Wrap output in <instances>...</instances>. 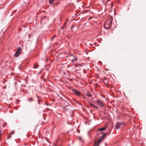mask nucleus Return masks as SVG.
Wrapping results in <instances>:
<instances>
[{
  "mask_svg": "<svg viewBox=\"0 0 146 146\" xmlns=\"http://www.w3.org/2000/svg\"><path fill=\"white\" fill-rule=\"evenodd\" d=\"M112 19L111 17L107 20V21L104 25V27L106 29H109L111 26Z\"/></svg>",
  "mask_w": 146,
  "mask_h": 146,
  "instance_id": "obj_1",
  "label": "nucleus"
},
{
  "mask_svg": "<svg viewBox=\"0 0 146 146\" xmlns=\"http://www.w3.org/2000/svg\"><path fill=\"white\" fill-rule=\"evenodd\" d=\"M107 135V134H104L101 137V138L98 140L97 142H96L94 143V146H98L100 143L101 142L102 139L103 138L105 137Z\"/></svg>",
  "mask_w": 146,
  "mask_h": 146,
  "instance_id": "obj_2",
  "label": "nucleus"
},
{
  "mask_svg": "<svg viewBox=\"0 0 146 146\" xmlns=\"http://www.w3.org/2000/svg\"><path fill=\"white\" fill-rule=\"evenodd\" d=\"M125 126V124L123 123L117 122L116 125V128L118 129L119 128H122Z\"/></svg>",
  "mask_w": 146,
  "mask_h": 146,
  "instance_id": "obj_3",
  "label": "nucleus"
},
{
  "mask_svg": "<svg viewBox=\"0 0 146 146\" xmlns=\"http://www.w3.org/2000/svg\"><path fill=\"white\" fill-rule=\"evenodd\" d=\"M21 50L22 49L21 48H19L18 49L17 51L15 53V55L16 57H17L18 56L20 53L21 51Z\"/></svg>",
  "mask_w": 146,
  "mask_h": 146,
  "instance_id": "obj_4",
  "label": "nucleus"
},
{
  "mask_svg": "<svg viewBox=\"0 0 146 146\" xmlns=\"http://www.w3.org/2000/svg\"><path fill=\"white\" fill-rule=\"evenodd\" d=\"M72 91L74 94L77 96H79L81 95V93L75 89H73Z\"/></svg>",
  "mask_w": 146,
  "mask_h": 146,
  "instance_id": "obj_5",
  "label": "nucleus"
},
{
  "mask_svg": "<svg viewBox=\"0 0 146 146\" xmlns=\"http://www.w3.org/2000/svg\"><path fill=\"white\" fill-rule=\"evenodd\" d=\"M97 103H98L99 105L101 106V107H103V104L102 103V102H101V101L98 100H97Z\"/></svg>",
  "mask_w": 146,
  "mask_h": 146,
  "instance_id": "obj_6",
  "label": "nucleus"
},
{
  "mask_svg": "<svg viewBox=\"0 0 146 146\" xmlns=\"http://www.w3.org/2000/svg\"><path fill=\"white\" fill-rule=\"evenodd\" d=\"M106 129V127H103L100 128L98 129V131H104Z\"/></svg>",
  "mask_w": 146,
  "mask_h": 146,
  "instance_id": "obj_7",
  "label": "nucleus"
},
{
  "mask_svg": "<svg viewBox=\"0 0 146 146\" xmlns=\"http://www.w3.org/2000/svg\"><path fill=\"white\" fill-rule=\"evenodd\" d=\"M87 95L88 97H91L92 96V95L90 93H88L87 94Z\"/></svg>",
  "mask_w": 146,
  "mask_h": 146,
  "instance_id": "obj_8",
  "label": "nucleus"
},
{
  "mask_svg": "<svg viewBox=\"0 0 146 146\" xmlns=\"http://www.w3.org/2000/svg\"><path fill=\"white\" fill-rule=\"evenodd\" d=\"M54 1V0H49V3L50 4H52L53 2Z\"/></svg>",
  "mask_w": 146,
  "mask_h": 146,
  "instance_id": "obj_9",
  "label": "nucleus"
},
{
  "mask_svg": "<svg viewBox=\"0 0 146 146\" xmlns=\"http://www.w3.org/2000/svg\"><path fill=\"white\" fill-rule=\"evenodd\" d=\"M38 66H37L36 64H35L34 65V68H38Z\"/></svg>",
  "mask_w": 146,
  "mask_h": 146,
  "instance_id": "obj_10",
  "label": "nucleus"
},
{
  "mask_svg": "<svg viewBox=\"0 0 146 146\" xmlns=\"http://www.w3.org/2000/svg\"><path fill=\"white\" fill-rule=\"evenodd\" d=\"M28 100L29 101H31L33 100V98H30Z\"/></svg>",
  "mask_w": 146,
  "mask_h": 146,
  "instance_id": "obj_11",
  "label": "nucleus"
},
{
  "mask_svg": "<svg viewBox=\"0 0 146 146\" xmlns=\"http://www.w3.org/2000/svg\"><path fill=\"white\" fill-rule=\"evenodd\" d=\"M77 60V58L76 57H75V58L73 59H72V61L73 62H74V60Z\"/></svg>",
  "mask_w": 146,
  "mask_h": 146,
  "instance_id": "obj_12",
  "label": "nucleus"
},
{
  "mask_svg": "<svg viewBox=\"0 0 146 146\" xmlns=\"http://www.w3.org/2000/svg\"><path fill=\"white\" fill-rule=\"evenodd\" d=\"M89 104L92 106L93 107H94V106L92 104V103H89Z\"/></svg>",
  "mask_w": 146,
  "mask_h": 146,
  "instance_id": "obj_13",
  "label": "nucleus"
},
{
  "mask_svg": "<svg viewBox=\"0 0 146 146\" xmlns=\"http://www.w3.org/2000/svg\"><path fill=\"white\" fill-rule=\"evenodd\" d=\"M6 123H4L3 125V127H4L6 125Z\"/></svg>",
  "mask_w": 146,
  "mask_h": 146,
  "instance_id": "obj_14",
  "label": "nucleus"
},
{
  "mask_svg": "<svg viewBox=\"0 0 146 146\" xmlns=\"http://www.w3.org/2000/svg\"><path fill=\"white\" fill-rule=\"evenodd\" d=\"M55 37V36H53L51 38V40H52Z\"/></svg>",
  "mask_w": 146,
  "mask_h": 146,
  "instance_id": "obj_15",
  "label": "nucleus"
},
{
  "mask_svg": "<svg viewBox=\"0 0 146 146\" xmlns=\"http://www.w3.org/2000/svg\"><path fill=\"white\" fill-rule=\"evenodd\" d=\"M11 137V136H8V139H9V138H10Z\"/></svg>",
  "mask_w": 146,
  "mask_h": 146,
  "instance_id": "obj_16",
  "label": "nucleus"
},
{
  "mask_svg": "<svg viewBox=\"0 0 146 146\" xmlns=\"http://www.w3.org/2000/svg\"><path fill=\"white\" fill-rule=\"evenodd\" d=\"M79 140H81V137H79Z\"/></svg>",
  "mask_w": 146,
  "mask_h": 146,
  "instance_id": "obj_17",
  "label": "nucleus"
},
{
  "mask_svg": "<svg viewBox=\"0 0 146 146\" xmlns=\"http://www.w3.org/2000/svg\"><path fill=\"white\" fill-rule=\"evenodd\" d=\"M94 107H95V108H98L97 107V106H94Z\"/></svg>",
  "mask_w": 146,
  "mask_h": 146,
  "instance_id": "obj_18",
  "label": "nucleus"
},
{
  "mask_svg": "<svg viewBox=\"0 0 146 146\" xmlns=\"http://www.w3.org/2000/svg\"><path fill=\"white\" fill-rule=\"evenodd\" d=\"M74 27V26H73L72 27H71V28H72L73 27Z\"/></svg>",
  "mask_w": 146,
  "mask_h": 146,
  "instance_id": "obj_19",
  "label": "nucleus"
},
{
  "mask_svg": "<svg viewBox=\"0 0 146 146\" xmlns=\"http://www.w3.org/2000/svg\"><path fill=\"white\" fill-rule=\"evenodd\" d=\"M39 102H40V101H39V100H38V103H39Z\"/></svg>",
  "mask_w": 146,
  "mask_h": 146,
  "instance_id": "obj_20",
  "label": "nucleus"
},
{
  "mask_svg": "<svg viewBox=\"0 0 146 146\" xmlns=\"http://www.w3.org/2000/svg\"><path fill=\"white\" fill-rule=\"evenodd\" d=\"M110 0H108V1H109Z\"/></svg>",
  "mask_w": 146,
  "mask_h": 146,
  "instance_id": "obj_21",
  "label": "nucleus"
},
{
  "mask_svg": "<svg viewBox=\"0 0 146 146\" xmlns=\"http://www.w3.org/2000/svg\"><path fill=\"white\" fill-rule=\"evenodd\" d=\"M46 105H47V104H46Z\"/></svg>",
  "mask_w": 146,
  "mask_h": 146,
  "instance_id": "obj_22",
  "label": "nucleus"
}]
</instances>
